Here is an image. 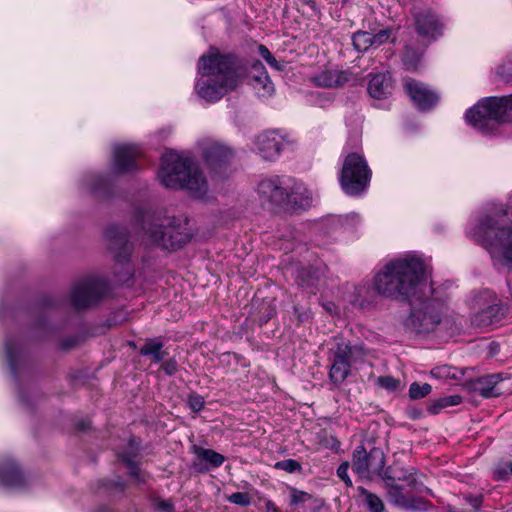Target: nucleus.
<instances>
[{
  "label": "nucleus",
  "mask_w": 512,
  "mask_h": 512,
  "mask_svg": "<svg viewBox=\"0 0 512 512\" xmlns=\"http://www.w3.org/2000/svg\"><path fill=\"white\" fill-rule=\"evenodd\" d=\"M376 384L381 388H384L388 391L394 392L397 391L400 387V380L396 379L392 376H380L376 380Z\"/></svg>",
  "instance_id": "c9c22d12"
},
{
  "label": "nucleus",
  "mask_w": 512,
  "mask_h": 512,
  "mask_svg": "<svg viewBox=\"0 0 512 512\" xmlns=\"http://www.w3.org/2000/svg\"><path fill=\"white\" fill-rule=\"evenodd\" d=\"M509 467H510V471L512 473V462L510 463Z\"/></svg>",
  "instance_id": "864d4df0"
},
{
  "label": "nucleus",
  "mask_w": 512,
  "mask_h": 512,
  "mask_svg": "<svg viewBox=\"0 0 512 512\" xmlns=\"http://www.w3.org/2000/svg\"><path fill=\"white\" fill-rule=\"evenodd\" d=\"M506 379L508 378L503 373H495L471 380L465 386L468 390L476 392L484 398L498 397L512 391L511 388L505 386Z\"/></svg>",
  "instance_id": "ddd939ff"
},
{
  "label": "nucleus",
  "mask_w": 512,
  "mask_h": 512,
  "mask_svg": "<svg viewBox=\"0 0 512 512\" xmlns=\"http://www.w3.org/2000/svg\"><path fill=\"white\" fill-rule=\"evenodd\" d=\"M205 400L201 395L190 394L188 397V406L193 412H199L204 408Z\"/></svg>",
  "instance_id": "58836bf2"
},
{
  "label": "nucleus",
  "mask_w": 512,
  "mask_h": 512,
  "mask_svg": "<svg viewBox=\"0 0 512 512\" xmlns=\"http://www.w3.org/2000/svg\"><path fill=\"white\" fill-rule=\"evenodd\" d=\"M427 277V266L416 255H406L387 263L374 278L376 291L386 297L409 299L416 295Z\"/></svg>",
  "instance_id": "f03ea898"
},
{
  "label": "nucleus",
  "mask_w": 512,
  "mask_h": 512,
  "mask_svg": "<svg viewBox=\"0 0 512 512\" xmlns=\"http://www.w3.org/2000/svg\"><path fill=\"white\" fill-rule=\"evenodd\" d=\"M161 368L166 375L171 376L177 372V362L174 359H169L162 364Z\"/></svg>",
  "instance_id": "a18cd8bd"
},
{
  "label": "nucleus",
  "mask_w": 512,
  "mask_h": 512,
  "mask_svg": "<svg viewBox=\"0 0 512 512\" xmlns=\"http://www.w3.org/2000/svg\"><path fill=\"white\" fill-rule=\"evenodd\" d=\"M140 156L137 146L119 144L113 149V170L116 173H128L137 169L136 160Z\"/></svg>",
  "instance_id": "2eb2a0df"
},
{
  "label": "nucleus",
  "mask_w": 512,
  "mask_h": 512,
  "mask_svg": "<svg viewBox=\"0 0 512 512\" xmlns=\"http://www.w3.org/2000/svg\"><path fill=\"white\" fill-rule=\"evenodd\" d=\"M193 452L198 460L206 462L210 467L213 468L221 466L225 461V457L222 454L212 449H205L202 447L194 446Z\"/></svg>",
  "instance_id": "c85d7f7f"
},
{
  "label": "nucleus",
  "mask_w": 512,
  "mask_h": 512,
  "mask_svg": "<svg viewBox=\"0 0 512 512\" xmlns=\"http://www.w3.org/2000/svg\"><path fill=\"white\" fill-rule=\"evenodd\" d=\"M461 401H462V398L459 395L445 396V397L440 398L436 402L435 408L441 409V408H446V407H450V406H456V405L460 404Z\"/></svg>",
  "instance_id": "4c0bfd02"
},
{
  "label": "nucleus",
  "mask_w": 512,
  "mask_h": 512,
  "mask_svg": "<svg viewBox=\"0 0 512 512\" xmlns=\"http://www.w3.org/2000/svg\"><path fill=\"white\" fill-rule=\"evenodd\" d=\"M465 500L472 506L475 511H478L482 504V496H467Z\"/></svg>",
  "instance_id": "49530a36"
},
{
  "label": "nucleus",
  "mask_w": 512,
  "mask_h": 512,
  "mask_svg": "<svg viewBox=\"0 0 512 512\" xmlns=\"http://www.w3.org/2000/svg\"><path fill=\"white\" fill-rule=\"evenodd\" d=\"M385 456L380 448L373 447L369 451L358 446L352 456V470L362 479H372L374 475H382Z\"/></svg>",
  "instance_id": "0eeeda50"
},
{
  "label": "nucleus",
  "mask_w": 512,
  "mask_h": 512,
  "mask_svg": "<svg viewBox=\"0 0 512 512\" xmlns=\"http://www.w3.org/2000/svg\"><path fill=\"white\" fill-rule=\"evenodd\" d=\"M163 342L157 338L149 339L141 347L140 354L151 356L154 362H160L164 359L166 353L162 350Z\"/></svg>",
  "instance_id": "7c9ffc66"
},
{
  "label": "nucleus",
  "mask_w": 512,
  "mask_h": 512,
  "mask_svg": "<svg viewBox=\"0 0 512 512\" xmlns=\"http://www.w3.org/2000/svg\"><path fill=\"white\" fill-rule=\"evenodd\" d=\"M432 388L428 383L419 384L414 382L409 388V397L413 400L421 399L430 394Z\"/></svg>",
  "instance_id": "f704fd0d"
},
{
  "label": "nucleus",
  "mask_w": 512,
  "mask_h": 512,
  "mask_svg": "<svg viewBox=\"0 0 512 512\" xmlns=\"http://www.w3.org/2000/svg\"><path fill=\"white\" fill-rule=\"evenodd\" d=\"M391 31L389 29H383L377 32L376 34H372L373 46L378 47L383 43L387 42L390 38Z\"/></svg>",
  "instance_id": "a19ab883"
},
{
  "label": "nucleus",
  "mask_w": 512,
  "mask_h": 512,
  "mask_svg": "<svg viewBox=\"0 0 512 512\" xmlns=\"http://www.w3.org/2000/svg\"><path fill=\"white\" fill-rule=\"evenodd\" d=\"M333 303H327L324 305L325 309L329 312H332Z\"/></svg>",
  "instance_id": "8fccbe9b"
},
{
  "label": "nucleus",
  "mask_w": 512,
  "mask_h": 512,
  "mask_svg": "<svg viewBox=\"0 0 512 512\" xmlns=\"http://www.w3.org/2000/svg\"><path fill=\"white\" fill-rule=\"evenodd\" d=\"M309 79L317 87L337 88L348 81V76L343 71L332 67H324L311 75Z\"/></svg>",
  "instance_id": "6ab92c4d"
},
{
  "label": "nucleus",
  "mask_w": 512,
  "mask_h": 512,
  "mask_svg": "<svg viewBox=\"0 0 512 512\" xmlns=\"http://www.w3.org/2000/svg\"><path fill=\"white\" fill-rule=\"evenodd\" d=\"M289 199L286 204L292 205L296 208H306L311 204V196L309 191L301 183H294L290 185L288 190Z\"/></svg>",
  "instance_id": "393cba45"
},
{
  "label": "nucleus",
  "mask_w": 512,
  "mask_h": 512,
  "mask_svg": "<svg viewBox=\"0 0 512 512\" xmlns=\"http://www.w3.org/2000/svg\"><path fill=\"white\" fill-rule=\"evenodd\" d=\"M371 171L363 156L358 153H350L344 160L340 184L349 195H357L368 185Z\"/></svg>",
  "instance_id": "423d86ee"
},
{
  "label": "nucleus",
  "mask_w": 512,
  "mask_h": 512,
  "mask_svg": "<svg viewBox=\"0 0 512 512\" xmlns=\"http://www.w3.org/2000/svg\"><path fill=\"white\" fill-rule=\"evenodd\" d=\"M443 305L436 300H429L419 308H414L408 318L407 325L417 333H430L441 324Z\"/></svg>",
  "instance_id": "6e6552de"
},
{
  "label": "nucleus",
  "mask_w": 512,
  "mask_h": 512,
  "mask_svg": "<svg viewBox=\"0 0 512 512\" xmlns=\"http://www.w3.org/2000/svg\"><path fill=\"white\" fill-rule=\"evenodd\" d=\"M106 292V284L96 278L78 282L71 292V302L75 309H85L97 303Z\"/></svg>",
  "instance_id": "9b49d317"
},
{
  "label": "nucleus",
  "mask_w": 512,
  "mask_h": 512,
  "mask_svg": "<svg viewBox=\"0 0 512 512\" xmlns=\"http://www.w3.org/2000/svg\"><path fill=\"white\" fill-rule=\"evenodd\" d=\"M290 185L279 177L264 179L259 183L260 197L274 205H283L289 199Z\"/></svg>",
  "instance_id": "4468645a"
},
{
  "label": "nucleus",
  "mask_w": 512,
  "mask_h": 512,
  "mask_svg": "<svg viewBox=\"0 0 512 512\" xmlns=\"http://www.w3.org/2000/svg\"><path fill=\"white\" fill-rule=\"evenodd\" d=\"M129 445V452L119 453V457L130 470V475L134 477L137 482H143L145 481V477L141 473L137 462L134 461V458L137 456L138 452V444H135V442L131 440Z\"/></svg>",
  "instance_id": "a878e982"
},
{
  "label": "nucleus",
  "mask_w": 512,
  "mask_h": 512,
  "mask_svg": "<svg viewBox=\"0 0 512 512\" xmlns=\"http://www.w3.org/2000/svg\"><path fill=\"white\" fill-rule=\"evenodd\" d=\"M466 120L483 134H493L500 124L512 122V95L488 97L466 112Z\"/></svg>",
  "instance_id": "20e7f679"
},
{
  "label": "nucleus",
  "mask_w": 512,
  "mask_h": 512,
  "mask_svg": "<svg viewBox=\"0 0 512 512\" xmlns=\"http://www.w3.org/2000/svg\"><path fill=\"white\" fill-rule=\"evenodd\" d=\"M7 356L9 358V361H12V355H11V351L9 348H7Z\"/></svg>",
  "instance_id": "3c124183"
},
{
  "label": "nucleus",
  "mask_w": 512,
  "mask_h": 512,
  "mask_svg": "<svg viewBox=\"0 0 512 512\" xmlns=\"http://www.w3.org/2000/svg\"><path fill=\"white\" fill-rule=\"evenodd\" d=\"M144 230L152 243L165 249L176 250L181 248L189 239L187 234L176 232L172 229H163L162 225L155 224L150 214L143 216Z\"/></svg>",
  "instance_id": "1a4fd4ad"
},
{
  "label": "nucleus",
  "mask_w": 512,
  "mask_h": 512,
  "mask_svg": "<svg viewBox=\"0 0 512 512\" xmlns=\"http://www.w3.org/2000/svg\"><path fill=\"white\" fill-rule=\"evenodd\" d=\"M229 501L231 503H234V504H237V505H241V506H247V505L250 504L249 496L247 494H245V493H242V492L233 493L229 497Z\"/></svg>",
  "instance_id": "79ce46f5"
},
{
  "label": "nucleus",
  "mask_w": 512,
  "mask_h": 512,
  "mask_svg": "<svg viewBox=\"0 0 512 512\" xmlns=\"http://www.w3.org/2000/svg\"><path fill=\"white\" fill-rule=\"evenodd\" d=\"M372 34L365 31L356 32L353 37V46L359 52L367 51L370 47L373 46Z\"/></svg>",
  "instance_id": "473e14b6"
},
{
  "label": "nucleus",
  "mask_w": 512,
  "mask_h": 512,
  "mask_svg": "<svg viewBox=\"0 0 512 512\" xmlns=\"http://www.w3.org/2000/svg\"><path fill=\"white\" fill-rule=\"evenodd\" d=\"M199 72L201 77L195 84V91L207 102L220 100L247 75L241 59L233 54H221L217 50H211L200 58Z\"/></svg>",
  "instance_id": "f257e3e1"
},
{
  "label": "nucleus",
  "mask_w": 512,
  "mask_h": 512,
  "mask_svg": "<svg viewBox=\"0 0 512 512\" xmlns=\"http://www.w3.org/2000/svg\"><path fill=\"white\" fill-rule=\"evenodd\" d=\"M380 477L386 482L387 486H397L396 482H413V475L396 466L383 469Z\"/></svg>",
  "instance_id": "bb28decb"
},
{
  "label": "nucleus",
  "mask_w": 512,
  "mask_h": 512,
  "mask_svg": "<svg viewBox=\"0 0 512 512\" xmlns=\"http://www.w3.org/2000/svg\"><path fill=\"white\" fill-rule=\"evenodd\" d=\"M109 249L117 261H126L131 253V244L126 231L120 226H110L106 230Z\"/></svg>",
  "instance_id": "f3484780"
},
{
  "label": "nucleus",
  "mask_w": 512,
  "mask_h": 512,
  "mask_svg": "<svg viewBox=\"0 0 512 512\" xmlns=\"http://www.w3.org/2000/svg\"><path fill=\"white\" fill-rule=\"evenodd\" d=\"M349 463H342L337 469L338 477L345 482L346 485L352 486V481L348 476Z\"/></svg>",
  "instance_id": "37998d69"
},
{
  "label": "nucleus",
  "mask_w": 512,
  "mask_h": 512,
  "mask_svg": "<svg viewBox=\"0 0 512 512\" xmlns=\"http://www.w3.org/2000/svg\"><path fill=\"white\" fill-rule=\"evenodd\" d=\"M415 26L419 35L435 38L441 34L442 24L430 10L422 11L415 16Z\"/></svg>",
  "instance_id": "aec40b11"
},
{
  "label": "nucleus",
  "mask_w": 512,
  "mask_h": 512,
  "mask_svg": "<svg viewBox=\"0 0 512 512\" xmlns=\"http://www.w3.org/2000/svg\"><path fill=\"white\" fill-rule=\"evenodd\" d=\"M503 316L502 306L496 302V298L493 297L491 302L481 308L472 318V323L477 327H488L495 323H498Z\"/></svg>",
  "instance_id": "412c9836"
},
{
  "label": "nucleus",
  "mask_w": 512,
  "mask_h": 512,
  "mask_svg": "<svg viewBox=\"0 0 512 512\" xmlns=\"http://www.w3.org/2000/svg\"><path fill=\"white\" fill-rule=\"evenodd\" d=\"M431 375L438 379H454L461 380L464 376V371L457 367L442 365L435 367L431 370Z\"/></svg>",
  "instance_id": "2f4dec72"
},
{
  "label": "nucleus",
  "mask_w": 512,
  "mask_h": 512,
  "mask_svg": "<svg viewBox=\"0 0 512 512\" xmlns=\"http://www.w3.org/2000/svg\"><path fill=\"white\" fill-rule=\"evenodd\" d=\"M249 78L254 89L261 92L263 96L271 95L274 87L263 64L256 61L249 72Z\"/></svg>",
  "instance_id": "4be33fe9"
},
{
  "label": "nucleus",
  "mask_w": 512,
  "mask_h": 512,
  "mask_svg": "<svg viewBox=\"0 0 512 512\" xmlns=\"http://www.w3.org/2000/svg\"><path fill=\"white\" fill-rule=\"evenodd\" d=\"M352 348L346 342H338L330 350L329 361L331 362L329 378L335 385L344 382L350 373V359Z\"/></svg>",
  "instance_id": "f8f14e48"
},
{
  "label": "nucleus",
  "mask_w": 512,
  "mask_h": 512,
  "mask_svg": "<svg viewBox=\"0 0 512 512\" xmlns=\"http://www.w3.org/2000/svg\"><path fill=\"white\" fill-rule=\"evenodd\" d=\"M155 508L163 511V512H174V504L172 500L167 499H156L155 500Z\"/></svg>",
  "instance_id": "c03bdc74"
},
{
  "label": "nucleus",
  "mask_w": 512,
  "mask_h": 512,
  "mask_svg": "<svg viewBox=\"0 0 512 512\" xmlns=\"http://www.w3.org/2000/svg\"><path fill=\"white\" fill-rule=\"evenodd\" d=\"M404 60H405V62H407V61H408V51H407V52L405 53V55H404Z\"/></svg>",
  "instance_id": "603ef678"
},
{
  "label": "nucleus",
  "mask_w": 512,
  "mask_h": 512,
  "mask_svg": "<svg viewBox=\"0 0 512 512\" xmlns=\"http://www.w3.org/2000/svg\"><path fill=\"white\" fill-rule=\"evenodd\" d=\"M0 484L10 488L21 487L24 484L23 475L16 465L0 469Z\"/></svg>",
  "instance_id": "cd10ccee"
},
{
  "label": "nucleus",
  "mask_w": 512,
  "mask_h": 512,
  "mask_svg": "<svg viewBox=\"0 0 512 512\" xmlns=\"http://www.w3.org/2000/svg\"><path fill=\"white\" fill-rule=\"evenodd\" d=\"M290 493V504L291 505H300V504H308L309 512H318V510L323 506V501L312 494H309L305 491L298 490L296 488H289Z\"/></svg>",
  "instance_id": "b1692460"
},
{
  "label": "nucleus",
  "mask_w": 512,
  "mask_h": 512,
  "mask_svg": "<svg viewBox=\"0 0 512 512\" xmlns=\"http://www.w3.org/2000/svg\"><path fill=\"white\" fill-rule=\"evenodd\" d=\"M73 346H74V342H73V341H69V342H68V341H66V342H64V343H63V347H64L65 349L72 348Z\"/></svg>",
  "instance_id": "09e8293b"
},
{
  "label": "nucleus",
  "mask_w": 512,
  "mask_h": 512,
  "mask_svg": "<svg viewBox=\"0 0 512 512\" xmlns=\"http://www.w3.org/2000/svg\"><path fill=\"white\" fill-rule=\"evenodd\" d=\"M393 90L392 79L389 74L379 73L373 75L368 83V93L375 99L388 97Z\"/></svg>",
  "instance_id": "5701e85b"
},
{
  "label": "nucleus",
  "mask_w": 512,
  "mask_h": 512,
  "mask_svg": "<svg viewBox=\"0 0 512 512\" xmlns=\"http://www.w3.org/2000/svg\"><path fill=\"white\" fill-rule=\"evenodd\" d=\"M404 87L413 103L419 109H430L438 100V96L435 92L428 89L424 83L415 79L406 78L404 80Z\"/></svg>",
  "instance_id": "dca6fc26"
},
{
  "label": "nucleus",
  "mask_w": 512,
  "mask_h": 512,
  "mask_svg": "<svg viewBox=\"0 0 512 512\" xmlns=\"http://www.w3.org/2000/svg\"><path fill=\"white\" fill-rule=\"evenodd\" d=\"M502 215H487L475 229V237L491 254L492 257L512 262V227H504Z\"/></svg>",
  "instance_id": "39448f33"
},
{
  "label": "nucleus",
  "mask_w": 512,
  "mask_h": 512,
  "mask_svg": "<svg viewBox=\"0 0 512 512\" xmlns=\"http://www.w3.org/2000/svg\"><path fill=\"white\" fill-rule=\"evenodd\" d=\"M202 154L209 169L220 177L226 173L235 159V151L217 141L204 143Z\"/></svg>",
  "instance_id": "9d476101"
},
{
  "label": "nucleus",
  "mask_w": 512,
  "mask_h": 512,
  "mask_svg": "<svg viewBox=\"0 0 512 512\" xmlns=\"http://www.w3.org/2000/svg\"><path fill=\"white\" fill-rule=\"evenodd\" d=\"M266 506L268 512H278L277 508L272 502H268Z\"/></svg>",
  "instance_id": "de8ad7c7"
},
{
  "label": "nucleus",
  "mask_w": 512,
  "mask_h": 512,
  "mask_svg": "<svg viewBox=\"0 0 512 512\" xmlns=\"http://www.w3.org/2000/svg\"><path fill=\"white\" fill-rule=\"evenodd\" d=\"M284 139L274 131H268L257 136L256 148L261 157L265 160H274L282 150Z\"/></svg>",
  "instance_id": "a211bd4d"
},
{
  "label": "nucleus",
  "mask_w": 512,
  "mask_h": 512,
  "mask_svg": "<svg viewBox=\"0 0 512 512\" xmlns=\"http://www.w3.org/2000/svg\"><path fill=\"white\" fill-rule=\"evenodd\" d=\"M275 468L284 470L288 473H294L296 471H301V464L294 459H286L275 463Z\"/></svg>",
  "instance_id": "e433bc0d"
},
{
  "label": "nucleus",
  "mask_w": 512,
  "mask_h": 512,
  "mask_svg": "<svg viewBox=\"0 0 512 512\" xmlns=\"http://www.w3.org/2000/svg\"><path fill=\"white\" fill-rule=\"evenodd\" d=\"M359 496L363 505L370 512H383L385 505L383 500L376 494L370 492L364 487H358Z\"/></svg>",
  "instance_id": "c756f323"
},
{
  "label": "nucleus",
  "mask_w": 512,
  "mask_h": 512,
  "mask_svg": "<svg viewBox=\"0 0 512 512\" xmlns=\"http://www.w3.org/2000/svg\"><path fill=\"white\" fill-rule=\"evenodd\" d=\"M158 178L167 188H185L195 198H203L208 192L206 179L189 159L169 152L163 155Z\"/></svg>",
  "instance_id": "7ed1b4c3"
},
{
  "label": "nucleus",
  "mask_w": 512,
  "mask_h": 512,
  "mask_svg": "<svg viewBox=\"0 0 512 512\" xmlns=\"http://www.w3.org/2000/svg\"><path fill=\"white\" fill-rule=\"evenodd\" d=\"M389 496L391 498V501L396 504L397 506L403 507V508H411L413 507L412 499L405 496L401 489L398 486L390 487Z\"/></svg>",
  "instance_id": "72a5a7b5"
},
{
  "label": "nucleus",
  "mask_w": 512,
  "mask_h": 512,
  "mask_svg": "<svg viewBox=\"0 0 512 512\" xmlns=\"http://www.w3.org/2000/svg\"><path fill=\"white\" fill-rule=\"evenodd\" d=\"M259 54L262 56L263 59L266 60V62L273 68L280 70L281 67L279 66L277 60L275 57L271 54L269 49L264 45H259L258 47Z\"/></svg>",
  "instance_id": "ea45409f"
}]
</instances>
